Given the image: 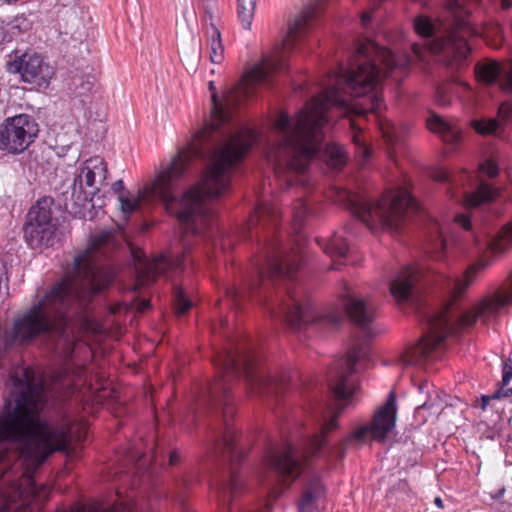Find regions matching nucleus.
Listing matches in <instances>:
<instances>
[{
    "label": "nucleus",
    "mask_w": 512,
    "mask_h": 512,
    "mask_svg": "<svg viewBox=\"0 0 512 512\" xmlns=\"http://www.w3.org/2000/svg\"><path fill=\"white\" fill-rule=\"evenodd\" d=\"M317 11L318 0H313L289 24L282 43L249 69L240 82L226 92L223 102L217 99L216 93L212 94L210 122L195 134L188 147L180 149L161 168L153 182L137 194L122 193V180L112 184V190L119 194L123 214L138 211L143 204L160 201L165 210L177 218L182 231L183 251L175 259L159 256L135 262L138 285L153 283L168 268H181L191 247L189 237L212 232L215 220L212 200L227 190L232 167L260 140V133L254 128L242 127L236 131L224 128L230 122L231 110L251 97L259 86L269 87L274 76L286 69L289 52L310 31Z\"/></svg>",
    "instance_id": "f257e3e1"
},
{
    "label": "nucleus",
    "mask_w": 512,
    "mask_h": 512,
    "mask_svg": "<svg viewBox=\"0 0 512 512\" xmlns=\"http://www.w3.org/2000/svg\"><path fill=\"white\" fill-rule=\"evenodd\" d=\"M356 58L349 69L334 72L321 93L307 102L295 118L281 111L273 121L265 156L276 179L286 186L304 184L305 173L315 157H323L335 169L345 165L347 158L341 146L325 144L322 151L324 129L334 111L342 116L374 114L390 153L402 146L403 129L388 119H380L384 103L378 87L382 76L401 80L408 58L397 57L370 40L359 45Z\"/></svg>",
    "instance_id": "f03ea898"
},
{
    "label": "nucleus",
    "mask_w": 512,
    "mask_h": 512,
    "mask_svg": "<svg viewBox=\"0 0 512 512\" xmlns=\"http://www.w3.org/2000/svg\"><path fill=\"white\" fill-rule=\"evenodd\" d=\"M472 236L473 253L479 256V259L465 270L462 277L452 278L446 275L443 269L447 265L443 263L437 272L425 275L416 268L405 267L391 280L390 293L398 303L411 301L419 292L418 284L421 281L440 286L449 297L440 310L426 314L428 331L419 343L402 357L403 365H422L432 357L433 352L444 346L448 335L456 334L477 321L487 324L512 305V271L503 287L471 309L462 310L458 305V298L473 282L476 274L491 263V256L501 254L512 247V220L495 235L485 232Z\"/></svg>",
    "instance_id": "7ed1b4c3"
},
{
    "label": "nucleus",
    "mask_w": 512,
    "mask_h": 512,
    "mask_svg": "<svg viewBox=\"0 0 512 512\" xmlns=\"http://www.w3.org/2000/svg\"><path fill=\"white\" fill-rule=\"evenodd\" d=\"M359 356V352L353 349L331 366L327 381L336 404L321 410L320 434L307 439L301 448L287 441L281 447L271 450L266 457L268 475L265 481L269 485L289 486L303 475L304 486L299 501V512H317L318 502L325 493L318 471L323 469L332 457L341 459L345 454L344 443L330 448L326 446L324 435L338 427L337 418L355 392V364Z\"/></svg>",
    "instance_id": "20e7f679"
},
{
    "label": "nucleus",
    "mask_w": 512,
    "mask_h": 512,
    "mask_svg": "<svg viewBox=\"0 0 512 512\" xmlns=\"http://www.w3.org/2000/svg\"><path fill=\"white\" fill-rule=\"evenodd\" d=\"M12 395L0 417V478L13 459L22 458L38 468L55 451H65L71 440L82 441L86 428L67 423L51 425L40 416L45 406L44 382L31 368L11 377Z\"/></svg>",
    "instance_id": "39448f33"
},
{
    "label": "nucleus",
    "mask_w": 512,
    "mask_h": 512,
    "mask_svg": "<svg viewBox=\"0 0 512 512\" xmlns=\"http://www.w3.org/2000/svg\"><path fill=\"white\" fill-rule=\"evenodd\" d=\"M301 263L298 253L288 252L280 243L274 241L266 251L265 264L257 268L256 278L250 289L276 279L288 280L284 291L278 296L277 305L271 308V313L285 320L291 328L297 331L310 328H336L343 320L344 314L356 325L365 329L373 319V307L357 297L348 288L341 296V310L315 309L302 287L294 283L295 273Z\"/></svg>",
    "instance_id": "423d86ee"
},
{
    "label": "nucleus",
    "mask_w": 512,
    "mask_h": 512,
    "mask_svg": "<svg viewBox=\"0 0 512 512\" xmlns=\"http://www.w3.org/2000/svg\"><path fill=\"white\" fill-rule=\"evenodd\" d=\"M215 361L222 379L210 387L208 401L212 406L225 407H223V427L215 435L213 450L229 460L230 468L228 475L214 487V493L219 504L229 505L242 490L244 482L239 477L235 466L242 457V452L234 442L235 433L228 420L232 410L226 403L228 387L224 378L244 376L252 393L266 396L278 395L286 387L288 378L285 374L271 373L258 366L252 348L246 343L235 342L232 339L229 340V346L217 355Z\"/></svg>",
    "instance_id": "0eeeda50"
},
{
    "label": "nucleus",
    "mask_w": 512,
    "mask_h": 512,
    "mask_svg": "<svg viewBox=\"0 0 512 512\" xmlns=\"http://www.w3.org/2000/svg\"><path fill=\"white\" fill-rule=\"evenodd\" d=\"M346 205L368 229L398 231L403 222L419 211V205L403 187L386 193L379 201L371 202L363 196L345 193Z\"/></svg>",
    "instance_id": "6e6552de"
},
{
    "label": "nucleus",
    "mask_w": 512,
    "mask_h": 512,
    "mask_svg": "<svg viewBox=\"0 0 512 512\" xmlns=\"http://www.w3.org/2000/svg\"><path fill=\"white\" fill-rule=\"evenodd\" d=\"M107 164L100 156L87 159L74 180L72 197L78 193L75 205L84 209L95 207L94 197L100 192L107 178Z\"/></svg>",
    "instance_id": "1a4fd4ad"
},
{
    "label": "nucleus",
    "mask_w": 512,
    "mask_h": 512,
    "mask_svg": "<svg viewBox=\"0 0 512 512\" xmlns=\"http://www.w3.org/2000/svg\"><path fill=\"white\" fill-rule=\"evenodd\" d=\"M38 132V124L30 115L8 117L0 124V150L20 154L35 141Z\"/></svg>",
    "instance_id": "9d476101"
},
{
    "label": "nucleus",
    "mask_w": 512,
    "mask_h": 512,
    "mask_svg": "<svg viewBox=\"0 0 512 512\" xmlns=\"http://www.w3.org/2000/svg\"><path fill=\"white\" fill-rule=\"evenodd\" d=\"M397 402L396 394L391 391L381 406L377 408L370 424L364 425L352 432L347 440L360 442L368 439L383 442L390 435L396 425Z\"/></svg>",
    "instance_id": "9b49d317"
},
{
    "label": "nucleus",
    "mask_w": 512,
    "mask_h": 512,
    "mask_svg": "<svg viewBox=\"0 0 512 512\" xmlns=\"http://www.w3.org/2000/svg\"><path fill=\"white\" fill-rule=\"evenodd\" d=\"M29 221L24 228L28 245L35 249L52 244L55 225L47 199L39 200L28 213Z\"/></svg>",
    "instance_id": "f8f14e48"
},
{
    "label": "nucleus",
    "mask_w": 512,
    "mask_h": 512,
    "mask_svg": "<svg viewBox=\"0 0 512 512\" xmlns=\"http://www.w3.org/2000/svg\"><path fill=\"white\" fill-rule=\"evenodd\" d=\"M7 70L36 87H46L54 75L53 67L36 53H25L8 62Z\"/></svg>",
    "instance_id": "ddd939ff"
},
{
    "label": "nucleus",
    "mask_w": 512,
    "mask_h": 512,
    "mask_svg": "<svg viewBox=\"0 0 512 512\" xmlns=\"http://www.w3.org/2000/svg\"><path fill=\"white\" fill-rule=\"evenodd\" d=\"M429 242L428 252L439 262L446 258V238L444 236V229L442 225L436 221H431L429 225Z\"/></svg>",
    "instance_id": "4468645a"
},
{
    "label": "nucleus",
    "mask_w": 512,
    "mask_h": 512,
    "mask_svg": "<svg viewBox=\"0 0 512 512\" xmlns=\"http://www.w3.org/2000/svg\"><path fill=\"white\" fill-rule=\"evenodd\" d=\"M427 126L430 131L439 134L442 140L447 143L455 144L460 140L461 128L446 122L437 115H432L427 119Z\"/></svg>",
    "instance_id": "2eb2a0df"
},
{
    "label": "nucleus",
    "mask_w": 512,
    "mask_h": 512,
    "mask_svg": "<svg viewBox=\"0 0 512 512\" xmlns=\"http://www.w3.org/2000/svg\"><path fill=\"white\" fill-rule=\"evenodd\" d=\"M499 192L486 182H480L477 189L471 193H465L464 204L466 208H477L494 201Z\"/></svg>",
    "instance_id": "dca6fc26"
},
{
    "label": "nucleus",
    "mask_w": 512,
    "mask_h": 512,
    "mask_svg": "<svg viewBox=\"0 0 512 512\" xmlns=\"http://www.w3.org/2000/svg\"><path fill=\"white\" fill-rule=\"evenodd\" d=\"M205 35L207 38L210 61L214 64L222 63L224 60V46L222 44L221 33L212 21L206 25Z\"/></svg>",
    "instance_id": "f3484780"
},
{
    "label": "nucleus",
    "mask_w": 512,
    "mask_h": 512,
    "mask_svg": "<svg viewBox=\"0 0 512 512\" xmlns=\"http://www.w3.org/2000/svg\"><path fill=\"white\" fill-rule=\"evenodd\" d=\"M318 244L332 258H344L349 249L347 239L338 233L333 234L328 240H318Z\"/></svg>",
    "instance_id": "a211bd4d"
},
{
    "label": "nucleus",
    "mask_w": 512,
    "mask_h": 512,
    "mask_svg": "<svg viewBox=\"0 0 512 512\" xmlns=\"http://www.w3.org/2000/svg\"><path fill=\"white\" fill-rule=\"evenodd\" d=\"M443 401L438 393H436L434 396L429 395L428 399L416 407L414 412L415 419L420 423L423 424L428 420V417L426 416L425 412H429V416H438L441 411L443 410Z\"/></svg>",
    "instance_id": "6ab92c4d"
},
{
    "label": "nucleus",
    "mask_w": 512,
    "mask_h": 512,
    "mask_svg": "<svg viewBox=\"0 0 512 512\" xmlns=\"http://www.w3.org/2000/svg\"><path fill=\"white\" fill-rule=\"evenodd\" d=\"M475 74L479 81L485 84L494 83L500 74L498 63L493 61L479 62L475 66Z\"/></svg>",
    "instance_id": "aec40b11"
},
{
    "label": "nucleus",
    "mask_w": 512,
    "mask_h": 512,
    "mask_svg": "<svg viewBox=\"0 0 512 512\" xmlns=\"http://www.w3.org/2000/svg\"><path fill=\"white\" fill-rule=\"evenodd\" d=\"M238 17L245 29H250L256 9V0H236Z\"/></svg>",
    "instance_id": "412c9836"
},
{
    "label": "nucleus",
    "mask_w": 512,
    "mask_h": 512,
    "mask_svg": "<svg viewBox=\"0 0 512 512\" xmlns=\"http://www.w3.org/2000/svg\"><path fill=\"white\" fill-rule=\"evenodd\" d=\"M95 77L90 74H76L72 79V85L75 92L79 95H85L90 92L94 86Z\"/></svg>",
    "instance_id": "4be33fe9"
},
{
    "label": "nucleus",
    "mask_w": 512,
    "mask_h": 512,
    "mask_svg": "<svg viewBox=\"0 0 512 512\" xmlns=\"http://www.w3.org/2000/svg\"><path fill=\"white\" fill-rule=\"evenodd\" d=\"M416 33L423 38H430L436 33V25L426 16L420 15L414 20Z\"/></svg>",
    "instance_id": "5701e85b"
},
{
    "label": "nucleus",
    "mask_w": 512,
    "mask_h": 512,
    "mask_svg": "<svg viewBox=\"0 0 512 512\" xmlns=\"http://www.w3.org/2000/svg\"><path fill=\"white\" fill-rule=\"evenodd\" d=\"M277 215L278 211L273 205L261 201L255 210V214L251 217L249 225H255L258 221L264 220L266 217L274 219L277 217Z\"/></svg>",
    "instance_id": "b1692460"
},
{
    "label": "nucleus",
    "mask_w": 512,
    "mask_h": 512,
    "mask_svg": "<svg viewBox=\"0 0 512 512\" xmlns=\"http://www.w3.org/2000/svg\"><path fill=\"white\" fill-rule=\"evenodd\" d=\"M173 295L178 314H184L192 307V301L188 299L182 287L174 286Z\"/></svg>",
    "instance_id": "393cba45"
},
{
    "label": "nucleus",
    "mask_w": 512,
    "mask_h": 512,
    "mask_svg": "<svg viewBox=\"0 0 512 512\" xmlns=\"http://www.w3.org/2000/svg\"><path fill=\"white\" fill-rule=\"evenodd\" d=\"M511 391L512 390H508V387H505V385H503V383L501 382V386L493 394H491V395H483L481 397V408L483 410H485L486 407L489 405V403L492 400H497V399H500L502 397H509V396H511L512 395Z\"/></svg>",
    "instance_id": "a878e982"
},
{
    "label": "nucleus",
    "mask_w": 512,
    "mask_h": 512,
    "mask_svg": "<svg viewBox=\"0 0 512 512\" xmlns=\"http://www.w3.org/2000/svg\"><path fill=\"white\" fill-rule=\"evenodd\" d=\"M350 125L353 129L352 141L357 146L358 153H360L365 160V159L369 158L370 150L364 144V141L361 139V134L359 131L356 130L355 123L353 121H350Z\"/></svg>",
    "instance_id": "bb28decb"
},
{
    "label": "nucleus",
    "mask_w": 512,
    "mask_h": 512,
    "mask_svg": "<svg viewBox=\"0 0 512 512\" xmlns=\"http://www.w3.org/2000/svg\"><path fill=\"white\" fill-rule=\"evenodd\" d=\"M499 127V123L495 119L481 120L475 123V129L480 134L495 133Z\"/></svg>",
    "instance_id": "cd10ccee"
},
{
    "label": "nucleus",
    "mask_w": 512,
    "mask_h": 512,
    "mask_svg": "<svg viewBox=\"0 0 512 512\" xmlns=\"http://www.w3.org/2000/svg\"><path fill=\"white\" fill-rule=\"evenodd\" d=\"M308 213L309 209L307 204L302 200H298L293 207V218L295 224L301 225Z\"/></svg>",
    "instance_id": "c85d7f7f"
},
{
    "label": "nucleus",
    "mask_w": 512,
    "mask_h": 512,
    "mask_svg": "<svg viewBox=\"0 0 512 512\" xmlns=\"http://www.w3.org/2000/svg\"><path fill=\"white\" fill-rule=\"evenodd\" d=\"M453 92L450 87H441L437 89L436 92V101L441 106H447L450 104L451 99L449 93ZM455 93H459V91H454Z\"/></svg>",
    "instance_id": "c756f323"
},
{
    "label": "nucleus",
    "mask_w": 512,
    "mask_h": 512,
    "mask_svg": "<svg viewBox=\"0 0 512 512\" xmlns=\"http://www.w3.org/2000/svg\"><path fill=\"white\" fill-rule=\"evenodd\" d=\"M502 383L505 387H508V390H511L512 394V356L503 366Z\"/></svg>",
    "instance_id": "7c9ffc66"
},
{
    "label": "nucleus",
    "mask_w": 512,
    "mask_h": 512,
    "mask_svg": "<svg viewBox=\"0 0 512 512\" xmlns=\"http://www.w3.org/2000/svg\"><path fill=\"white\" fill-rule=\"evenodd\" d=\"M479 168L483 174L490 178L497 176L499 173L498 166L492 160H485L480 164Z\"/></svg>",
    "instance_id": "2f4dec72"
},
{
    "label": "nucleus",
    "mask_w": 512,
    "mask_h": 512,
    "mask_svg": "<svg viewBox=\"0 0 512 512\" xmlns=\"http://www.w3.org/2000/svg\"><path fill=\"white\" fill-rule=\"evenodd\" d=\"M23 494H24V491L21 489V486H17L16 489H15V495L5 497L4 502L0 506V511L9 510L10 509V507H9L10 502L15 501V499L17 497H19V498L23 497Z\"/></svg>",
    "instance_id": "473e14b6"
},
{
    "label": "nucleus",
    "mask_w": 512,
    "mask_h": 512,
    "mask_svg": "<svg viewBox=\"0 0 512 512\" xmlns=\"http://www.w3.org/2000/svg\"><path fill=\"white\" fill-rule=\"evenodd\" d=\"M485 37L489 36H495L500 37L502 36V28L498 24H491L489 26H486L482 29L481 32Z\"/></svg>",
    "instance_id": "72a5a7b5"
},
{
    "label": "nucleus",
    "mask_w": 512,
    "mask_h": 512,
    "mask_svg": "<svg viewBox=\"0 0 512 512\" xmlns=\"http://www.w3.org/2000/svg\"><path fill=\"white\" fill-rule=\"evenodd\" d=\"M501 88L507 92L512 93V70L506 75L501 82Z\"/></svg>",
    "instance_id": "f704fd0d"
},
{
    "label": "nucleus",
    "mask_w": 512,
    "mask_h": 512,
    "mask_svg": "<svg viewBox=\"0 0 512 512\" xmlns=\"http://www.w3.org/2000/svg\"><path fill=\"white\" fill-rule=\"evenodd\" d=\"M455 220L462 228L466 230H469L471 228V221L469 217L465 215H457Z\"/></svg>",
    "instance_id": "c9c22d12"
},
{
    "label": "nucleus",
    "mask_w": 512,
    "mask_h": 512,
    "mask_svg": "<svg viewBox=\"0 0 512 512\" xmlns=\"http://www.w3.org/2000/svg\"><path fill=\"white\" fill-rule=\"evenodd\" d=\"M203 2V7L209 15L210 20H212V13L216 7V0H203Z\"/></svg>",
    "instance_id": "e433bc0d"
},
{
    "label": "nucleus",
    "mask_w": 512,
    "mask_h": 512,
    "mask_svg": "<svg viewBox=\"0 0 512 512\" xmlns=\"http://www.w3.org/2000/svg\"><path fill=\"white\" fill-rule=\"evenodd\" d=\"M227 295H228V297H231L233 300H237L238 298H241L244 296V292L238 291L236 289H230L229 291H227Z\"/></svg>",
    "instance_id": "4c0bfd02"
},
{
    "label": "nucleus",
    "mask_w": 512,
    "mask_h": 512,
    "mask_svg": "<svg viewBox=\"0 0 512 512\" xmlns=\"http://www.w3.org/2000/svg\"><path fill=\"white\" fill-rule=\"evenodd\" d=\"M449 174L447 172H439L436 176H435V179L437 181H442V182H445V181H449Z\"/></svg>",
    "instance_id": "58836bf2"
},
{
    "label": "nucleus",
    "mask_w": 512,
    "mask_h": 512,
    "mask_svg": "<svg viewBox=\"0 0 512 512\" xmlns=\"http://www.w3.org/2000/svg\"><path fill=\"white\" fill-rule=\"evenodd\" d=\"M149 307H150V302H149L148 300H142V301L139 303V305H138L137 309H138V311H140V312H144V311H145L146 309H148Z\"/></svg>",
    "instance_id": "ea45409f"
},
{
    "label": "nucleus",
    "mask_w": 512,
    "mask_h": 512,
    "mask_svg": "<svg viewBox=\"0 0 512 512\" xmlns=\"http://www.w3.org/2000/svg\"><path fill=\"white\" fill-rule=\"evenodd\" d=\"M27 482H29L30 484V492L34 495H36L38 492H37V487H36V484L35 482L33 481V479L31 477H28L26 479Z\"/></svg>",
    "instance_id": "a19ab883"
},
{
    "label": "nucleus",
    "mask_w": 512,
    "mask_h": 512,
    "mask_svg": "<svg viewBox=\"0 0 512 512\" xmlns=\"http://www.w3.org/2000/svg\"><path fill=\"white\" fill-rule=\"evenodd\" d=\"M371 20V16L368 12H364L362 13V16H361V22L364 26H366Z\"/></svg>",
    "instance_id": "79ce46f5"
},
{
    "label": "nucleus",
    "mask_w": 512,
    "mask_h": 512,
    "mask_svg": "<svg viewBox=\"0 0 512 512\" xmlns=\"http://www.w3.org/2000/svg\"><path fill=\"white\" fill-rule=\"evenodd\" d=\"M501 7L504 10H508L512 7V0H500Z\"/></svg>",
    "instance_id": "37998d69"
},
{
    "label": "nucleus",
    "mask_w": 512,
    "mask_h": 512,
    "mask_svg": "<svg viewBox=\"0 0 512 512\" xmlns=\"http://www.w3.org/2000/svg\"><path fill=\"white\" fill-rule=\"evenodd\" d=\"M458 88L462 89L463 91H467V92L471 91V88L467 83H460Z\"/></svg>",
    "instance_id": "c03bdc74"
},
{
    "label": "nucleus",
    "mask_w": 512,
    "mask_h": 512,
    "mask_svg": "<svg viewBox=\"0 0 512 512\" xmlns=\"http://www.w3.org/2000/svg\"><path fill=\"white\" fill-rule=\"evenodd\" d=\"M434 503L437 507L439 508H443V501L441 500V498L439 497H436L435 500H434Z\"/></svg>",
    "instance_id": "a18cd8bd"
},
{
    "label": "nucleus",
    "mask_w": 512,
    "mask_h": 512,
    "mask_svg": "<svg viewBox=\"0 0 512 512\" xmlns=\"http://www.w3.org/2000/svg\"><path fill=\"white\" fill-rule=\"evenodd\" d=\"M413 51L416 55H418L419 57H421V51H420V48L417 44H414L413 45Z\"/></svg>",
    "instance_id": "49530a36"
},
{
    "label": "nucleus",
    "mask_w": 512,
    "mask_h": 512,
    "mask_svg": "<svg viewBox=\"0 0 512 512\" xmlns=\"http://www.w3.org/2000/svg\"><path fill=\"white\" fill-rule=\"evenodd\" d=\"M176 462H177L176 455L175 454H171L170 455V464L174 465V464H176Z\"/></svg>",
    "instance_id": "de8ad7c7"
},
{
    "label": "nucleus",
    "mask_w": 512,
    "mask_h": 512,
    "mask_svg": "<svg viewBox=\"0 0 512 512\" xmlns=\"http://www.w3.org/2000/svg\"><path fill=\"white\" fill-rule=\"evenodd\" d=\"M426 388H428V384H427V383H424V384H422V385H420V386H419V390H420L421 392H423V391H424V389H426Z\"/></svg>",
    "instance_id": "09e8293b"
},
{
    "label": "nucleus",
    "mask_w": 512,
    "mask_h": 512,
    "mask_svg": "<svg viewBox=\"0 0 512 512\" xmlns=\"http://www.w3.org/2000/svg\"><path fill=\"white\" fill-rule=\"evenodd\" d=\"M74 213H75V214H81V215H82V217H84V218H86V217H87L86 213H85V212H83V213H82V212H81V210H75V211H74Z\"/></svg>",
    "instance_id": "8fccbe9b"
},
{
    "label": "nucleus",
    "mask_w": 512,
    "mask_h": 512,
    "mask_svg": "<svg viewBox=\"0 0 512 512\" xmlns=\"http://www.w3.org/2000/svg\"><path fill=\"white\" fill-rule=\"evenodd\" d=\"M119 308H120V307H115V308H113V309L111 310V312H112V313H116V312H118V311H119Z\"/></svg>",
    "instance_id": "3c124183"
},
{
    "label": "nucleus",
    "mask_w": 512,
    "mask_h": 512,
    "mask_svg": "<svg viewBox=\"0 0 512 512\" xmlns=\"http://www.w3.org/2000/svg\"><path fill=\"white\" fill-rule=\"evenodd\" d=\"M88 214H89V219H92L91 211H89Z\"/></svg>",
    "instance_id": "603ef678"
}]
</instances>
